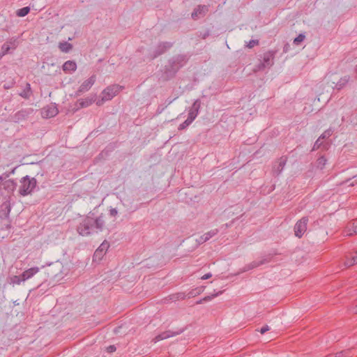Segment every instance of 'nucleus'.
Here are the masks:
<instances>
[{
    "label": "nucleus",
    "instance_id": "nucleus-16",
    "mask_svg": "<svg viewBox=\"0 0 357 357\" xmlns=\"http://www.w3.org/2000/svg\"><path fill=\"white\" fill-rule=\"evenodd\" d=\"M201 105L202 102L200 99L195 100L192 106L189 109L188 117L191 116V119L194 121L199 114V112L201 108Z\"/></svg>",
    "mask_w": 357,
    "mask_h": 357
},
{
    "label": "nucleus",
    "instance_id": "nucleus-36",
    "mask_svg": "<svg viewBox=\"0 0 357 357\" xmlns=\"http://www.w3.org/2000/svg\"><path fill=\"white\" fill-rule=\"evenodd\" d=\"M17 167H14L13 169H11L10 171L9 172H6L4 173H3L1 175H0V176H2V181H3L5 179H6L7 178H8L11 174H15V169H16Z\"/></svg>",
    "mask_w": 357,
    "mask_h": 357
},
{
    "label": "nucleus",
    "instance_id": "nucleus-35",
    "mask_svg": "<svg viewBox=\"0 0 357 357\" xmlns=\"http://www.w3.org/2000/svg\"><path fill=\"white\" fill-rule=\"evenodd\" d=\"M305 38V36L303 33H300L297 37H296L294 40V43L295 45H299L301 42L304 40Z\"/></svg>",
    "mask_w": 357,
    "mask_h": 357
},
{
    "label": "nucleus",
    "instance_id": "nucleus-23",
    "mask_svg": "<svg viewBox=\"0 0 357 357\" xmlns=\"http://www.w3.org/2000/svg\"><path fill=\"white\" fill-rule=\"evenodd\" d=\"M3 185L4 190L8 192H13L17 187V183L13 179L5 181Z\"/></svg>",
    "mask_w": 357,
    "mask_h": 357
},
{
    "label": "nucleus",
    "instance_id": "nucleus-21",
    "mask_svg": "<svg viewBox=\"0 0 357 357\" xmlns=\"http://www.w3.org/2000/svg\"><path fill=\"white\" fill-rule=\"evenodd\" d=\"M62 69L65 73L75 72L77 70V63L74 61L68 60L63 64Z\"/></svg>",
    "mask_w": 357,
    "mask_h": 357
},
{
    "label": "nucleus",
    "instance_id": "nucleus-54",
    "mask_svg": "<svg viewBox=\"0 0 357 357\" xmlns=\"http://www.w3.org/2000/svg\"><path fill=\"white\" fill-rule=\"evenodd\" d=\"M3 182L2 181V176H0V184Z\"/></svg>",
    "mask_w": 357,
    "mask_h": 357
},
{
    "label": "nucleus",
    "instance_id": "nucleus-56",
    "mask_svg": "<svg viewBox=\"0 0 357 357\" xmlns=\"http://www.w3.org/2000/svg\"><path fill=\"white\" fill-rule=\"evenodd\" d=\"M356 71H357V65H356Z\"/></svg>",
    "mask_w": 357,
    "mask_h": 357
},
{
    "label": "nucleus",
    "instance_id": "nucleus-31",
    "mask_svg": "<svg viewBox=\"0 0 357 357\" xmlns=\"http://www.w3.org/2000/svg\"><path fill=\"white\" fill-rule=\"evenodd\" d=\"M30 10H31L30 7H29V6L23 7L22 8L17 10L16 15L17 17H25L26 15H27L29 13Z\"/></svg>",
    "mask_w": 357,
    "mask_h": 357
},
{
    "label": "nucleus",
    "instance_id": "nucleus-52",
    "mask_svg": "<svg viewBox=\"0 0 357 357\" xmlns=\"http://www.w3.org/2000/svg\"><path fill=\"white\" fill-rule=\"evenodd\" d=\"M234 221H231L230 223H226L225 225V227H229L231 225V224L233 223Z\"/></svg>",
    "mask_w": 357,
    "mask_h": 357
},
{
    "label": "nucleus",
    "instance_id": "nucleus-34",
    "mask_svg": "<svg viewBox=\"0 0 357 357\" xmlns=\"http://www.w3.org/2000/svg\"><path fill=\"white\" fill-rule=\"evenodd\" d=\"M222 294V291H219L216 294H212L211 296H206L205 297H204L203 298L197 301L196 302L197 304H201L203 302H207V301H211L213 298H215L216 296H218V295L221 294Z\"/></svg>",
    "mask_w": 357,
    "mask_h": 357
},
{
    "label": "nucleus",
    "instance_id": "nucleus-39",
    "mask_svg": "<svg viewBox=\"0 0 357 357\" xmlns=\"http://www.w3.org/2000/svg\"><path fill=\"white\" fill-rule=\"evenodd\" d=\"M319 137L316 140L312 147V151L318 150L322 145V142H320Z\"/></svg>",
    "mask_w": 357,
    "mask_h": 357
},
{
    "label": "nucleus",
    "instance_id": "nucleus-37",
    "mask_svg": "<svg viewBox=\"0 0 357 357\" xmlns=\"http://www.w3.org/2000/svg\"><path fill=\"white\" fill-rule=\"evenodd\" d=\"M332 133L333 131L331 129H327L319 136V139H324L328 138L330 136H331Z\"/></svg>",
    "mask_w": 357,
    "mask_h": 357
},
{
    "label": "nucleus",
    "instance_id": "nucleus-14",
    "mask_svg": "<svg viewBox=\"0 0 357 357\" xmlns=\"http://www.w3.org/2000/svg\"><path fill=\"white\" fill-rule=\"evenodd\" d=\"M109 248L107 242L104 241L100 246L96 250L93 255V261H100L107 252V250Z\"/></svg>",
    "mask_w": 357,
    "mask_h": 357
},
{
    "label": "nucleus",
    "instance_id": "nucleus-44",
    "mask_svg": "<svg viewBox=\"0 0 357 357\" xmlns=\"http://www.w3.org/2000/svg\"><path fill=\"white\" fill-rule=\"evenodd\" d=\"M118 213V211L115 208H112L109 210V215L111 216H116Z\"/></svg>",
    "mask_w": 357,
    "mask_h": 357
},
{
    "label": "nucleus",
    "instance_id": "nucleus-7",
    "mask_svg": "<svg viewBox=\"0 0 357 357\" xmlns=\"http://www.w3.org/2000/svg\"><path fill=\"white\" fill-rule=\"evenodd\" d=\"M173 46V43L171 42H160L156 45L155 50L152 53L149 54V59L151 60H153L158 57L159 56L165 54L167 51H168Z\"/></svg>",
    "mask_w": 357,
    "mask_h": 357
},
{
    "label": "nucleus",
    "instance_id": "nucleus-45",
    "mask_svg": "<svg viewBox=\"0 0 357 357\" xmlns=\"http://www.w3.org/2000/svg\"><path fill=\"white\" fill-rule=\"evenodd\" d=\"M116 347L114 345H110L107 348V351L109 353H112L116 351Z\"/></svg>",
    "mask_w": 357,
    "mask_h": 357
},
{
    "label": "nucleus",
    "instance_id": "nucleus-4",
    "mask_svg": "<svg viewBox=\"0 0 357 357\" xmlns=\"http://www.w3.org/2000/svg\"><path fill=\"white\" fill-rule=\"evenodd\" d=\"M20 186L18 192L20 195L25 197L31 194L37 185V181L34 177L26 175L22 177L20 181Z\"/></svg>",
    "mask_w": 357,
    "mask_h": 357
},
{
    "label": "nucleus",
    "instance_id": "nucleus-32",
    "mask_svg": "<svg viewBox=\"0 0 357 357\" xmlns=\"http://www.w3.org/2000/svg\"><path fill=\"white\" fill-rule=\"evenodd\" d=\"M59 47L61 52H68L73 48V45L68 42H63L59 43Z\"/></svg>",
    "mask_w": 357,
    "mask_h": 357
},
{
    "label": "nucleus",
    "instance_id": "nucleus-24",
    "mask_svg": "<svg viewBox=\"0 0 357 357\" xmlns=\"http://www.w3.org/2000/svg\"><path fill=\"white\" fill-rule=\"evenodd\" d=\"M47 118H51L56 116L59 113L58 108L55 105L47 106L44 108Z\"/></svg>",
    "mask_w": 357,
    "mask_h": 357
},
{
    "label": "nucleus",
    "instance_id": "nucleus-15",
    "mask_svg": "<svg viewBox=\"0 0 357 357\" xmlns=\"http://www.w3.org/2000/svg\"><path fill=\"white\" fill-rule=\"evenodd\" d=\"M184 331H185V328H183L178 329L176 331H164V332L158 334V335H156L155 337V338L153 339V341H154V342H159L160 340H163L167 339L169 337L180 335Z\"/></svg>",
    "mask_w": 357,
    "mask_h": 357
},
{
    "label": "nucleus",
    "instance_id": "nucleus-50",
    "mask_svg": "<svg viewBox=\"0 0 357 357\" xmlns=\"http://www.w3.org/2000/svg\"><path fill=\"white\" fill-rule=\"evenodd\" d=\"M289 44L287 43L286 45H284V46L283 47V52L284 53L287 52L289 51Z\"/></svg>",
    "mask_w": 357,
    "mask_h": 357
},
{
    "label": "nucleus",
    "instance_id": "nucleus-38",
    "mask_svg": "<svg viewBox=\"0 0 357 357\" xmlns=\"http://www.w3.org/2000/svg\"><path fill=\"white\" fill-rule=\"evenodd\" d=\"M10 283L13 284H20L21 282L20 280V278L17 275H14L10 278Z\"/></svg>",
    "mask_w": 357,
    "mask_h": 357
},
{
    "label": "nucleus",
    "instance_id": "nucleus-51",
    "mask_svg": "<svg viewBox=\"0 0 357 357\" xmlns=\"http://www.w3.org/2000/svg\"><path fill=\"white\" fill-rule=\"evenodd\" d=\"M356 184H357V179L355 180L354 182L349 183V185L354 186Z\"/></svg>",
    "mask_w": 357,
    "mask_h": 357
},
{
    "label": "nucleus",
    "instance_id": "nucleus-41",
    "mask_svg": "<svg viewBox=\"0 0 357 357\" xmlns=\"http://www.w3.org/2000/svg\"><path fill=\"white\" fill-rule=\"evenodd\" d=\"M350 227H351L353 233L357 234V220H353L350 224Z\"/></svg>",
    "mask_w": 357,
    "mask_h": 357
},
{
    "label": "nucleus",
    "instance_id": "nucleus-30",
    "mask_svg": "<svg viewBox=\"0 0 357 357\" xmlns=\"http://www.w3.org/2000/svg\"><path fill=\"white\" fill-rule=\"evenodd\" d=\"M39 271L38 267H32L25 270L23 273L26 275L27 279L32 278L35 274H36Z\"/></svg>",
    "mask_w": 357,
    "mask_h": 357
},
{
    "label": "nucleus",
    "instance_id": "nucleus-25",
    "mask_svg": "<svg viewBox=\"0 0 357 357\" xmlns=\"http://www.w3.org/2000/svg\"><path fill=\"white\" fill-rule=\"evenodd\" d=\"M10 205H6L5 208L2 209V211H4L3 215L4 218L7 220V223L5 224V229H9L11 228V221L9 219V214L10 212ZM2 229H4V228H2Z\"/></svg>",
    "mask_w": 357,
    "mask_h": 357
},
{
    "label": "nucleus",
    "instance_id": "nucleus-11",
    "mask_svg": "<svg viewBox=\"0 0 357 357\" xmlns=\"http://www.w3.org/2000/svg\"><path fill=\"white\" fill-rule=\"evenodd\" d=\"M275 255H277L276 252L273 253V254H268L259 261H252L251 263L245 265V266L244 267V271L254 269V268L259 267L261 265H264V264L271 262L273 259V256Z\"/></svg>",
    "mask_w": 357,
    "mask_h": 357
},
{
    "label": "nucleus",
    "instance_id": "nucleus-9",
    "mask_svg": "<svg viewBox=\"0 0 357 357\" xmlns=\"http://www.w3.org/2000/svg\"><path fill=\"white\" fill-rule=\"evenodd\" d=\"M96 101V96H92L91 97H87L86 98H81L77 100V101L74 104L73 106H71V111L73 113L76 112L79 109L84 107H87L91 105Z\"/></svg>",
    "mask_w": 357,
    "mask_h": 357
},
{
    "label": "nucleus",
    "instance_id": "nucleus-5",
    "mask_svg": "<svg viewBox=\"0 0 357 357\" xmlns=\"http://www.w3.org/2000/svg\"><path fill=\"white\" fill-rule=\"evenodd\" d=\"M18 45L19 40L17 37L8 38L0 47V61L5 55L13 54Z\"/></svg>",
    "mask_w": 357,
    "mask_h": 357
},
{
    "label": "nucleus",
    "instance_id": "nucleus-2",
    "mask_svg": "<svg viewBox=\"0 0 357 357\" xmlns=\"http://www.w3.org/2000/svg\"><path fill=\"white\" fill-rule=\"evenodd\" d=\"M191 55L188 54H180L170 58L167 64L165 66L162 77L165 81L174 78L179 70L189 61Z\"/></svg>",
    "mask_w": 357,
    "mask_h": 357
},
{
    "label": "nucleus",
    "instance_id": "nucleus-40",
    "mask_svg": "<svg viewBox=\"0 0 357 357\" xmlns=\"http://www.w3.org/2000/svg\"><path fill=\"white\" fill-rule=\"evenodd\" d=\"M259 45V40H250L248 45H247V47L248 48H252L253 47H255V45Z\"/></svg>",
    "mask_w": 357,
    "mask_h": 357
},
{
    "label": "nucleus",
    "instance_id": "nucleus-13",
    "mask_svg": "<svg viewBox=\"0 0 357 357\" xmlns=\"http://www.w3.org/2000/svg\"><path fill=\"white\" fill-rule=\"evenodd\" d=\"M32 112L33 109L31 108L22 109L12 116V120L15 123H20L27 119Z\"/></svg>",
    "mask_w": 357,
    "mask_h": 357
},
{
    "label": "nucleus",
    "instance_id": "nucleus-53",
    "mask_svg": "<svg viewBox=\"0 0 357 357\" xmlns=\"http://www.w3.org/2000/svg\"><path fill=\"white\" fill-rule=\"evenodd\" d=\"M207 36H208V33H206V34H204V36H203V38H206V37Z\"/></svg>",
    "mask_w": 357,
    "mask_h": 357
},
{
    "label": "nucleus",
    "instance_id": "nucleus-6",
    "mask_svg": "<svg viewBox=\"0 0 357 357\" xmlns=\"http://www.w3.org/2000/svg\"><path fill=\"white\" fill-rule=\"evenodd\" d=\"M125 86L117 84H111L106 87L101 93L102 95L103 100H111L115 97L121 90L124 89Z\"/></svg>",
    "mask_w": 357,
    "mask_h": 357
},
{
    "label": "nucleus",
    "instance_id": "nucleus-17",
    "mask_svg": "<svg viewBox=\"0 0 357 357\" xmlns=\"http://www.w3.org/2000/svg\"><path fill=\"white\" fill-rule=\"evenodd\" d=\"M344 264L348 267L357 264V249L347 254Z\"/></svg>",
    "mask_w": 357,
    "mask_h": 357
},
{
    "label": "nucleus",
    "instance_id": "nucleus-48",
    "mask_svg": "<svg viewBox=\"0 0 357 357\" xmlns=\"http://www.w3.org/2000/svg\"><path fill=\"white\" fill-rule=\"evenodd\" d=\"M176 98H167L166 100H165V105H167V107L168 105H169Z\"/></svg>",
    "mask_w": 357,
    "mask_h": 357
},
{
    "label": "nucleus",
    "instance_id": "nucleus-22",
    "mask_svg": "<svg viewBox=\"0 0 357 357\" xmlns=\"http://www.w3.org/2000/svg\"><path fill=\"white\" fill-rule=\"evenodd\" d=\"M349 80H350L349 75H345V76L341 77L339 79V81L335 84V86L333 87V89H336L337 91H340L348 84Z\"/></svg>",
    "mask_w": 357,
    "mask_h": 357
},
{
    "label": "nucleus",
    "instance_id": "nucleus-28",
    "mask_svg": "<svg viewBox=\"0 0 357 357\" xmlns=\"http://www.w3.org/2000/svg\"><path fill=\"white\" fill-rule=\"evenodd\" d=\"M31 85L29 83H26V87L22 90V92L19 93V95L26 99L29 98L31 94Z\"/></svg>",
    "mask_w": 357,
    "mask_h": 357
},
{
    "label": "nucleus",
    "instance_id": "nucleus-3",
    "mask_svg": "<svg viewBox=\"0 0 357 357\" xmlns=\"http://www.w3.org/2000/svg\"><path fill=\"white\" fill-rule=\"evenodd\" d=\"M278 52L277 50H268L261 56L260 62L255 66L254 71H264L266 68H271L274 65V60Z\"/></svg>",
    "mask_w": 357,
    "mask_h": 357
},
{
    "label": "nucleus",
    "instance_id": "nucleus-8",
    "mask_svg": "<svg viewBox=\"0 0 357 357\" xmlns=\"http://www.w3.org/2000/svg\"><path fill=\"white\" fill-rule=\"evenodd\" d=\"M287 156L282 155L278 160L273 162L272 165L271 173L274 177H278L282 172L287 162Z\"/></svg>",
    "mask_w": 357,
    "mask_h": 357
},
{
    "label": "nucleus",
    "instance_id": "nucleus-55",
    "mask_svg": "<svg viewBox=\"0 0 357 357\" xmlns=\"http://www.w3.org/2000/svg\"><path fill=\"white\" fill-rule=\"evenodd\" d=\"M355 311H356V312H357V305L355 307Z\"/></svg>",
    "mask_w": 357,
    "mask_h": 357
},
{
    "label": "nucleus",
    "instance_id": "nucleus-33",
    "mask_svg": "<svg viewBox=\"0 0 357 357\" xmlns=\"http://www.w3.org/2000/svg\"><path fill=\"white\" fill-rule=\"evenodd\" d=\"M192 122H193V120L191 119V116L188 117L186 120H185L182 123H181L178 126V130H183L187 128Z\"/></svg>",
    "mask_w": 357,
    "mask_h": 357
},
{
    "label": "nucleus",
    "instance_id": "nucleus-1",
    "mask_svg": "<svg viewBox=\"0 0 357 357\" xmlns=\"http://www.w3.org/2000/svg\"><path fill=\"white\" fill-rule=\"evenodd\" d=\"M94 213L89 212V214L82 217L76 230L82 236H88L93 234H98L103 231L105 227V215L101 213L94 217Z\"/></svg>",
    "mask_w": 357,
    "mask_h": 357
},
{
    "label": "nucleus",
    "instance_id": "nucleus-43",
    "mask_svg": "<svg viewBox=\"0 0 357 357\" xmlns=\"http://www.w3.org/2000/svg\"><path fill=\"white\" fill-rule=\"evenodd\" d=\"M269 330H270V327L268 325H265L260 328L259 332L261 333V334H264Z\"/></svg>",
    "mask_w": 357,
    "mask_h": 357
},
{
    "label": "nucleus",
    "instance_id": "nucleus-47",
    "mask_svg": "<svg viewBox=\"0 0 357 357\" xmlns=\"http://www.w3.org/2000/svg\"><path fill=\"white\" fill-rule=\"evenodd\" d=\"M212 277V274L211 273H206L205 275H204L201 279L202 280H208L209 278H211Z\"/></svg>",
    "mask_w": 357,
    "mask_h": 357
},
{
    "label": "nucleus",
    "instance_id": "nucleus-29",
    "mask_svg": "<svg viewBox=\"0 0 357 357\" xmlns=\"http://www.w3.org/2000/svg\"><path fill=\"white\" fill-rule=\"evenodd\" d=\"M327 162V159L325 155L319 156L316 161L317 168L319 169H323L325 167V165Z\"/></svg>",
    "mask_w": 357,
    "mask_h": 357
},
{
    "label": "nucleus",
    "instance_id": "nucleus-49",
    "mask_svg": "<svg viewBox=\"0 0 357 357\" xmlns=\"http://www.w3.org/2000/svg\"><path fill=\"white\" fill-rule=\"evenodd\" d=\"M106 100H102V95H101V99L98 100L97 102H96V105H98V106H100L101 105H102V103L104 102H105Z\"/></svg>",
    "mask_w": 357,
    "mask_h": 357
},
{
    "label": "nucleus",
    "instance_id": "nucleus-12",
    "mask_svg": "<svg viewBox=\"0 0 357 357\" xmlns=\"http://www.w3.org/2000/svg\"><path fill=\"white\" fill-rule=\"evenodd\" d=\"M96 82V76L92 75L79 86V89L75 91L74 96L78 97L83 93L88 91Z\"/></svg>",
    "mask_w": 357,
    "mask_h": 357
},
{
    "label": "nucleus",
    "instance_id": "nucleus-18",
    "mask_svg": "<svg viewBox=\"0 0 357 357\" xmlns=\"http://www.w3.org/2000/svg\"><path fill=\"white\" fill-rule=\"evenodd\" d=\"M219 232V230L218 229H212L203 235L200 236L199 238H197L196 241L198 243V244H202L207 241H208L210 238L215 236Z\"/></svg>",
    "mask_w": 357,
    "mask_h": 357
},
{
    "label": "nucleus",
    "instance_id": "nucleus-46",
    "mask_svg": "<svg viewBox=\"0 0 357 357\" xmlns=\"http://www.w3.org/2000/svg\"><path fill=\"white\" fill-rule=\"evenodd\" d=\"M17 276L19 277L20 280L21 282L28 280L24 273H22V274H20V275H19Z\"/></svg>",
    "mask_w": 357,
    "mask_h": 357
},
{
    "label": "nucleus",
    "instance_id": "nucleus-27",
    "mask_svg": "<svg viewBox=\"0 0 357 357\" xmlns=\"http://www.w3.org/2000/svg\"><path fill=\"white\" fill-rule=\"evenodd\" d=\"M352 355L351 349H347L341 351L337 352L335 354H330L328 357H351Z\"/></svg>",
    "mask_w": 357,
    "mask_h": 357
},
{
    "label": "nucleus",
    "instance_id": "nucleus-19",
    "mask_svg": "<svg viewBox=\"0 0 357 357\" xmlns=\"http://www.w3.org/2000/svg\"><path fill=\"white\" fill-rule=\"evenodd\" d=\"M187 297L186 294L184 292H177L175 294H172L169 295L167 297L164 298V303H168L170 301L175 302L179 300H184Z\"/></svg>",
    "mask_w": 357,
    "mask_h": 357
},
{
    "label": "nucleus",
    "instance_id": "nucleus-10",
    "mask_svg": "<svg viewBox=\"0 0 357 357\" xmlns=\"http://www.w3.org/2000/svg\"><path fill=\"white\" fill-rule=\"evenodd\" d=\"M308 217L305 216L298 220L294 225V234L298 238H301L307 230Z\"/></svg>",
    "mask_w": 357,
    "mask_h": 357
},
{
    "label": "nucleus",
    "instance_id": "nucleus-26",
    "mask_svg": "<svg viewBox=\"0 0 357 357\" xmlns=\"http://www.w3.org/2000/svg\"><path fill=\"white\" fill-rule=\"evenodd\" d=\"M205 287L200 286L196 288L191 289L187 294V297L188 298L195 297L199 294H201L204 291Z\"/></svg>",
    "mask_w": 357,
    "mask_h": 357
},
{
    "label": "nucleus",
    "instance_id": "nucleus-20",
    "mask_svg": "<svg viewBox=\"0 0 357 357\" xmlns=\"http://www.w3.org/2000/svg\"><path fill=\"white\" fill-rule=\"evenodd\" d=\"M208 11V8L205 5H199L193 10L191 17L193 20H196L199 15H204Z\"/></svg>",
    "mask_w": 357,
    "mask_h": 357
},
{
    "label": "nucleus",
    "instance_id": "nucleus-42",
    "mask_svg": "<svg viewBox=\"0 0 357 357\" xmlns=\"http://www.w3.org/2000/svg\"><path fill=\"white\" fill-rule=\"evenodd\" d=\"M167 107V105H159L156 109V114H161L165 109Z\"/></svg>",
    "mask_w": 357,
    "mask_h": 357
}]
</instances>
